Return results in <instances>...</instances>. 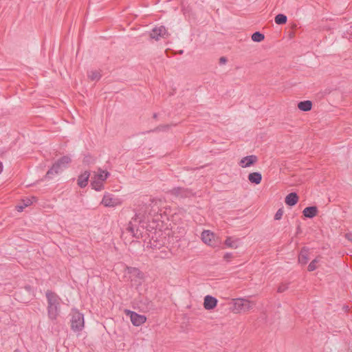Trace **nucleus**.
Returning <instances> with one entry per match:
<instances>
[{"instance_id":"f257e3e1","label":"nucleus","mask_w":352,"mask_h":352,"mask_svg":"<svg viewBox=\"0 0 352 352\" xmlns=\"http://www.w3.org/2000/svg\"><path fill=\"white\" fill-rule=\"evenodd\" d=\"M148 215H152V211L148 210V206L146 204L140 206L135 212L134 217L129 222L126 228V231L136 239L142 237V232L140 228L147 229L146 219Z\"/></svg>"},{"instance_id":"f03ea898","label":"nucleus","mask_w":352,"mask_h":352,"mask_svg":"<svg viewBox=\"0 0 352 352\" xmlns=\"http://www.w3.org/2000/svg\"><path fill=\"white\" fill-rule=\"evenodd\" d=\"M47 301V316L50 320H56L60 313V298L54 292L47 290L45 293Z\"/></svg>"},{"instance_id":"7ed1b4c3","label":"nucleus","mask_w":352,"mask_h":352,"mask_svg":"<svg viewBox=\"0 0 352 352\" xmlns=\"http://www.w3.org/2000/svg\"><path fill=\"white\" fill-rule=\"evenodd\" d=\"M71 161V158L67 155L61 157L47 170L45 177L46 179H51L54 175L62 172L63 169L67 167Z\"/></svg>"},{"instance_id":"20e7f679","label":"nucleus","mask_w":352,"mask_h":352,"mask_svg":"<svg viewBox=\"0 0 352 352\" xmlns=\"http://www.w3.org/2000/svg\"><path fill=\"white\" fill-rule=\"evenodd\" d=\"M254 303L244 298L235 299L233 303L232 311L234 313L246 312L253 308Z\"/></svg>"},{"instance_id":"39448f33","label":"nucleus","mask_w":352,"mask_h":352,"mask_svg":"<svg viewBox=\"0 0 352 352\" xmlns=\"http://www.w3.org/2000/svg\"><path fill=\"white\" fill-rule=\"evenodd\" d=\"M84 328V316L78 311H73L71 318V329L75 332H80Z\"/></svg>"},{"instance_id":"423d86ee","label":"nucleus","mask_w":352,"mask_h":352,"mask_svg":"<svg viewBox=\"0 0 352 352\" xmlns=\"http://www.w3.org/2000/svg\"><path fill=\"white\" fill-rule=\"evenodd\" d=\"M126 316H130L131 321L134 326L138 327L144 324L146 320V317L144 315H140L135 311L130 310H125Z\"/></svg>"},{"instance_id":"0eeeda50","label":"nucleus","mask_w":352,"mask_h":352,"mask_svg":"<svg viewBox=\"0 0 352 352\" xmlns=\"http://www.w3.org/2000/svg\"><path fill=\"white\" fill-rule=\"evenodd\" d=\"M169 36V33L164 25L154 28L150 33L151 38L159 41L161 38H165Z\"/></svg>"},{"instance_id":"6e6552de","label":"nucleus","mask_w":352,"mask_h":352,"mask_svg":"<svg viewBox=\"0 0 352 352\" xmlns=\"http://www.w3.org/2000/svg\"><path fill=\"white\" fill-rule=\"evenodd\" d=\"M101 203L106 207H115L121 204L119 199L109 194L104 195Z\"/></svg>"},{"instance_id":"1a4fd4ad","label":"nucleus","mask_w":352,"mask_h":352,"mask_svg":"<svg viewBox=\"0 0 352 352\" xmlns=\"http://www.w3.org/2000/svg\"><path fill=\"white\" fill-rule=\"evenodd\" d=\"M258 162V157L255 155H248L243 157L239 162V165L242 168H248Z\"/></svg>"},{"instance_id":"9d476101","label":"nucleus","mask_w":352,"mask_h":352,"mask_svg":"<svg viewBox=\"0 0 352 352\" xmlns=\"http://www.w3.org/2000/svg\"><path fill=\"white\" fill-rule=\"evenodd\" d=\"M214 234L210 230H204L201 233L202 241L210 246H214Z\"/></svg>"},{"instance_id":"9b49d317","label":"nucleus","mask_w":352,"mask_h":352,"mask_svg":"<svg viewBox=\"0 0 352 352\" xmlns=\"http://www.w3.org/2000/svg\"><path fill=\"white\" fill-rule=\"evenodd\" d=\"M217 299L212 296L207 295L204 298V307L207 310H211L216 307Z\"/></svg>"},{"instance_id":"f8f14e48","label":"nucleus","mask_w":352,"mask_h":352,"mask_svg":"<svg viewBox=\"0 0 352 352\" xmlns=\"http://www.w3.org/2000/svg\"><path fill=\"white\" fill-rule=\"evenodd\" d=\"M33 297L27 293H23L21 290H17L14 293L15 299L22 303H28Z\"/></svg>"},{"instance_id":"ddd939ff","label":"nucleus","mask_w":352,"mask_h":352,"mask_svg":"<svg viewBox=\"0 0 352 352\" xmlns=\"http://www.w3.org/2000/svg\"><path fill=\"white\" fill-rule=\"evenodd\" d=\"M298 199H299V197L297 195V193L293 192L289 193L286 196V197L285 199V202L289 206H294L298 203Z\"/></svg>"},{"instance_id":"4468645a","label":"nucleus","mask_w":352,"mask_h":352,"mask_svg":"<svg viewBox=\"0 0 352 352\" xmlns=\"http://www.w3.org/2000/svg\"><path fill=\"white\" fill-rule=\"evenodd\" d=\"M90 173L85 170L84 173L80 174L78 177V185L80 188H85L88 184Z\"/></svg>"},{"instance_id":"2eb2a0df","label":"nucleus","mask_w":352,"mask_h":352,"mask_svg":"<svg viewBox=\"0 0 352 352\" xmlns=\"http://www.w3.org/2000/svg\"><path fill=\"white\" fill-rule=\"evenodd\" d=\"M318 212L316 206H308L303 210L302 214L305 217L311 219L317 215Z\"/></svg>"},{"instance_id":"dca6fc26","label":"nucleus","mask_w":352,"mask_h":352,"mask_svg":"<svg viewBox=\"0 0 352 352\" xmlns=\"http://www.w3.org/2000/svg\"><path fill=\"white\" fill-rule=\"evenodd\" d=\"M309 260V249L303 247L298 255V262L302 265H305Z\"/></svg>"},{"instance_id":"f3484780","label":"nucleus","mask_w":352,"mask_h":352,"mask_svg":"<svg viewBox=\"0 0 352 352\" xmlns=\"http://www.w3.org/2000/svg\"><path fill=\"white\" fill-rule=\"evenodd\" d=\"M189 193L190 192L188 189L182 187L173 188L171 190L172 195H174L177 197L179 196L181 197H186L188 196Z\"/></svg>"},{"instance_id":"a211bd4d","label":"nucleus","mask_w":352,"mask_h":352,"mask_svg":"<svg viewBox=\"0 0 352 352\" xmlns=\"http://www.w3.org/2000/svg\"><path fill=\"white\" fill-rule=\"evenodd\" d=\"M248 180L252 184H259L262 180V175L258 172L251 173L248 175Z\"/></svg>"},{"instance_id":"6ab92c4d","label":"nucleus","mask_w":352,"mask_h":352,"mask_svg":"<svg viewBox=\"0 0 352 352\" xmlns=\"http://www.w3.org/2000/svg\"><path fill=\"white\" fill-rule=\"evenodd\" d=\"M298 107L302 111H308L312 108V102L310 100L300 101L298 104Z\"/></svg>"},{"instance_id":"aec40b11","label":"nucleus","mask_w":352,"mask_h":352,"mask_svg":"<svg viewBox=\"0 0 352 352\" xmlns=\"http://www.w3.org/2000/svg\"><path fill=\"white\" fill-rule=\"evenodd\" d=\"M109 175H110V173L108 171L103 170L100 168H99L98 173L95 175L94 178L104 182L108 178Z\"/></svg>"},{"instance_id":"412c9836","label":"nucleus","mask_w":352,"mask_h":352,"mask_svg":"<svg viewBox=\"0 0 352 352\" xmlns=\"http://www.w3.org/2000/svg\"><path fill=\"white\" fill-rule=\"evenodd\" d=\"M91 186L93 189L96 191H100L104 188L103 182L98 180L96 178L91 182Z\"/></svg>"},{"instance_id":"4be33fe9","label":"nucleus","mask_w":352,"mask_h":352,"mask_svg":"<svg viewBox=\"0 0 352 352\" xmlns=\"http://www.w3.org/2000/svg\"><path fill=\"white\" fill-rule=\"evenodd\" d=\"M128 271H129V273H130L133 276H135L140 280H142L144 278L143 273L138 268L129 267Z\"/></svg>"},{"instance_id":"5701e85b","label":"nucleus","mask_w":352,"mask_h":352,"mask_svg":"<svg viewBox=\"0 0 352 352\" xmlns=\"http://www.w3.org/2000/svg\"><path fill=\"white\" fill-rule=\"evenodd\" d=\"M274 21L277 25H283L287 23V17L283 14H278L275 16Z\"/></svg>"},{"instance_id":"b1692460","label":"nucleus","mask_w":352,"mask_h":352,"mask_svg":"<svg viewBox=\"0 0 352 352\" xmlns=\"http://www.w3.org/2000/svg\"><path fill=\"white\" fill-rule=\"evenodd\" d=\"M252 40L254 42H261L264 40L265 36L260 32H255L252 34Z\"/></svg>"},{"instance_id":"393cba45","label":"nucleus","mask_w":352,"mask_h":352,"mask_svg":"<svg viewBox=\"0 0 352 352\" xmlns=\"http://www.w3.org/2000/svg\"><path fill=\"white\" fill-rule=\"evenodd\" d=\"M320 256H317L314 258L308 265L307 270L309 272H313L317 269V263L320 261Z\"/></svg>"},{"instance_id":"a878e982","label":"nucleus","mask_w":352,"mask_h":352,"mask_svg":"<svg viewBox=\"0 0 352 352\" xmlns=\"http://www.w3.org/2000/svg\"><path fill=\"white\" fill-rule=\"evenodd\" d=\"M88 77L91 80L98 81L100 79L101 75L98 71L94 70V71H91L90 72L88 73Z\"/></svg>"},{"instance_id":"bb28decb","label":"nucleus","mask_w":352,"mask_h":352,"mask_svg":"<svg viewBox=\"0 0 352 352\" xmlns=\"http://www.w3.org/2000/svg\"><path fill=\"white\" fill-rule=\"evenodd\" d=\"M170 125H169V124H162V125H160V126H157L156 128H155L154 129L150 130L147 132L150 133V132L166 131L170 129Z\"/></svg>"},{"instance_id":"cd10ccee","label":"nucleus","mask_w":352,"mask_h":352,"mask_svg":"<svg viewBox=\"0 0 352 352\" xmlns=\"http://www.w3.org/2000/svg\"><path fill=\"white\" fill-rule=\"evenodd\" d=\"M18 290H21L23 293H27L29 295L34 296L33 287L30 285H27L24 287H21Z\"/></svg>"},{"instance_id":"c85d7f7f","label":"nucleus","mask_w":352,"mask_h":352,"mask_svg":"<svg viewBox=\"0 0 352 352\" xmlns=\"http://www.w3.org/2000/svg\"><path fill=\"white\" fill-rule=\"evenodd\" d=\"M37 201V198L36 197H32L30 198H25L22 199L23 204L24 206L28 207L33 204V202H36Z\"/></svg>"},{"instance_id":"c756f323","label":"nucleus","mask_w":352,"mask_h":352,"mask_svg":"<svg viewBox=\"0 0 352 352\" xmlns=\"http://www.w3.org/2000/svg\"><path fill=\"white\" fill-rule=\"evenodd\" d=\"M224 243L228 248H236L237 247L236 241H234L231 237H227Z\"/></svg>"},{"instance_id":"7c9ffc66","label":"nucleus","mask_w":352,"mask_h":352,"mask_svg":"<svg viewBox=\"0 0 352 352\" xmlns=\"http://www.w3.org/2000/svg\"><path fill=\"white\" fill-rule=\"evenodd\" d=\"M83 162L87 164H94L95 159L91 155H87L84 157Z\"/></svg>"},{"instance_id":"2f4dec72","label":"nucleus","mask_w":352,"mask_h":352,"mask_svg":"<svg viewBox=\"0 0 352 352\" xmlns=\"http://www.w3.org/2000/svg\"><path fill=\"white\" fill-rule=\"evenodd\" d=\"M289 283H281L278 287L277 292L278 293H283L288 289Z\"/></svg>"},{"instance_id":"473e14b6","label":"nucleus","mask_w":352,"mask_h":352,"mask_svg":"<svg viewBox=\"0 0 352 352\" xmlns=\"http://www.w3.org/2000/svg\"><path fill=\"white\" fill-rule=\"evenodd\" d=\"M283 214V209L279 208L274 215V219L280 220L282 218Z\"/></svg>"},{"instance_id":"72a5a7b5","label":"nucleus","mask_w":352,"mask_h":352,"mask_svg":"<svg viewBox=\"0 0 352 352\" xmlns=\"http://www.w3.org/2000/svg\"><path fill=\"white\" fill-rule=\"evenodd\" d=\"M233 255L232 253H229V252H227L225 254L224 256H223V258L225 260H227L228 261L230 258H232Z\"/></svg>"},{"instance_id":"f704fd0d","label":"nucleus","mask_w":352,"mask_h":352,"mask_svg":"<svg viewBox=\"0 0 352 352\" xmlns=\"http://www.w3.org/2000/svg\"><path fill=\"white\" fill-rule=\"evenodd\" d=\"M155 243H156V241H154L153 242H152V240H150V241L148 243V244H149V245H150V247H151V248H157V244H155Z\"/></svg>"},{"instance_id":"c9c22d12","label":"nucleus","mask_w":352,"mask_h":352,"mask_svg":"<svg viewBox=\"0 0 352 352\" xmlns=\"http://www.w3.org/2000/svg\"><path fill=\"white\" fill-rule=\"evenodd\" d=\"M345 238L352 242V233H346L345 234Z\"/></svg>"},{"instance_id":"e433bc0d","label":"nucleus","mask_w":352,"mask_h":352,"mask_svg":"<svg viewBox=\"0 0 352 352\" xmlns=\"http://www.w3.org/2000/svg\"><path fill=\"white\" fill-rule=\"evenodd\" d=\"M227 62V58L224 56H222L219 58L220 64H225Z\"/></svg>"},{"instance_id":"4c0bfd02","label":"nucleus","mask_w":352,"mask_h":352,"mask_svg":"<svg viewBox=\"0 0 352 352\" xmlns=\"http://www.w3.org/2000/svg\"><path fill=\"white\" fill-rule=\"evenodd\" d=\"M16 208L17 211L21 212L25 208V206H24V204H23L21 206H17Z\"/></svg>"},{"instance_id":"58836bf2","label":"nucleus","mask_w":352,"mask_h":352,"mask_svg":"<svg viewBox=\"0 0 352 352\" xmlns=\"http://www.w3.org/2000/svg\"><path fill=\"white\" fill-rule=\"evenodd\" d=\"M149 201L151 202V204H149V206H151V204L154 202L155 204H157V201H155L154 199H150Z\"/></svg>"},{"instance_id":"ea45409f","label":"nucleus","mask_w":352,"mask_h":352,"mask_svg":"<svg viewBox=\"0 0 352 352\" xmlns=\"http://www.w3.org/2000/svg\"><path fill=\"white\" fill-rule=\"evenodd\" d=\"M145 226H147V229H146V230H148V231H151V227H149V226H148V223H146V224H145ZM151 229H153V228H151Z\"/></svg>"},{"instance_id":"a19ab883","label":"nucleus","mask_w":352,"mask_h":352,"mask_svg":"<svg viewBox=\"0 0 352 352\" xmlns=\"http://www.w3.org/2000/svg\"><path fill=\"white\" fill-rule=\"evenodd\" d=\"M153 118L154 119H156L157 118V113H155L153 115Z\"/></svg>"},{"instance_id":"79ce46f5","label":"nucleus","mask_w":352,"mask_h":352,"mask_svg":"<svg viewBox=\"0 0 352 352\" xmlns=\"http://www.w3.org/2000/svg\"><path fill=\"white\" fill-rule=\"evenodd\" d=\"M3 170V165L1 162H0V173Z\"/></svg>"},{"instance_id":"37998d69","label":"nucleus","mask_w":352,"mask_h":352,"mask_svg":"<svg viewBox=\"0 0 352 352\" xmlns=\"http://www.w3.org/2000/svg\"><path fill=\"white\" fill-rule=\"evenodd\" d=\"M153 212L154 214H155V213L158 212V210H154Z\"/></svg>"},{"instance_id":"c03bdc74","label":"nucleus","mask_w":352,"mask_h":352,"mask_svg":"<svg viewBox=\"0 0 352 352\" xmlns=\"http://www.w3.org/2000/svg\"><path fill=\"white\" fill-rule=\"evenodd\" d=\"M179 53V54H183V50H180Z\"/></svg>"},{"instance_id":"a18cd8bd","label":"nucleus","mask_w":352,"mask_h":352,"mask_svg":"<svg viewBox=\"0 0 352 352\" xmlns=\"http://www.w3.org/2000/svg\"><path fill=\"white\" fill-rule=\"evenodd\" d=\"M166 53L167 56H168V50L166 51Z\"/></svg>"}]
</instances>
